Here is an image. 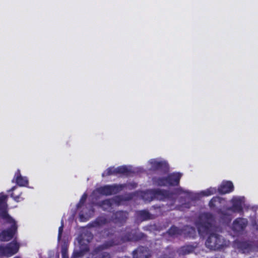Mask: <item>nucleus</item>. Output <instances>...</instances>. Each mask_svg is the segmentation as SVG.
Returning <instances> with one entry per match:
<instances>
[{"label":"nucleus","instance_id":"bb28decb","mask_svg":"<svg viewBox=\"0 0 258 258\" xmlns=\"http://www.w3.org/2000/svg\"><path fill=\"white\" fill-rule=\"evenodd\" d=\"M134 239V236L132 234L131 232H127L125 235H123L121 237V240L123 241H131ZM135 240L138 239L135 238Z\"/></svg>","mask_w":258,"mask_h":258},{"label":"nucleus","instance_id":"4468645a","mask_svg":"<svg viewBox=\"0 0 258 258\" xmlns=\"http://www.w3.org/2000/svg\"><path fill=\"white\" fill-rule=\"evenodd\" d=\"M108 219L104 216H98L95 220L88 224L89 228L98 227L104 225L108 223Z\"/></svg>","mask_w":258,"mask_h":258},{"label":"nucleus","instance_id":"9b49d317","mask_svg":"<svg viewBox=\"0 0 258 258\" xmlns=\"http://www.w3.org/2000/svg\"><path fill=\"white\" fill-rule=\"evenodd\" d=\"M167 176L168 186H175L179 185L182 174L179 172H173L169 174Z\"/></svg>","mask_w":258,"mask_h":258},{"label":"nucleus","instance_id":"c85d7f7f","mask_svg":"<svg viewBox=\"0 0 258 258\" xmlns=\"http://www.w3.org/2000/svg\"><path fill=\"white\" fill-rule=\"evenodd\" d=\"M220 198L218 197H215L211 199L209 203V206L211 208H214L216 206L217 202L220 203Z\"/></svg>","mask_w":258,"mask_h":258},{"label":"nucleus","instance_id":"412c9836","mask_svg":"<svg viewBox=\"0 0 258 258\" xmlns=\"http://www.w3.org/2000/svg\"><path fill=\"white\" fill-rule=\"evenodd\" d=\"M116 172L117 174H122L125 176H128L132 172L131 170L126 166H120L116 168Z\"/></svg>","mask_w":258,"mask_h":258},{"label":"nucleus","instance_id":"393cba45","mask_svg":"<svg viewBox=\"0 0 258 258\" xmlns=\"http://www.w3.org/2000/svg\"><path fill=\"white\" fill-rule=\"evenodd\" d=\"M1 215L2 218L5 219L7 223L11 224L16 223L15 220L8 214L7 211H3Z\"/></svg>","mask_w":258,"mask_h":258},{"label":"nucleus","instance_id":"a878e982","mask_svg":"<svg viewBox=\"0 0 258 258\" xmlns=\"http://www.w3.org/2000/svg\"><path fill=\"white\" fill-rule=\"evenodd\" d=\"M111 175H117L116 172V168L114 167H110L108 168L104 172L102 173V176H108Z\"/></svg>","mask_w":258,"mask_h":258},{"label":"nucleus","instance_id":"6e6552de","mask_svg":"<svg viewBox=\"0 0 258 258\" xmlns=\"http://www.w3.org/2000/svg\"><path fill=\"white\" fill-rule=\"evenodd\" d=\"M248 225V221L243 218L235 219L232 223V229L234 232L240 233L243 232Z\"/></svg>","mask_w":258,"mask_h":258},{"label":"nucleus","instance_id":"f3484780","mask_svg":"<svg viewBox=\"0 0 258 258\" xmlns=\"http://www.w3.org/2000/svg\"><path fill=\"white\" fill-rule=\"evenodd\" d=\"M195 248V247L192 245H185L180 247L177 250V252L179 255H184L192 252Z\"/></svg>","mask_w":258,"mask_h":258},{"label":"nucleus","instance_id":"0eeeda50","mask_svg":"<svg viewBox=\"0 0 258 258\" xmlns=\"http://www.w3.org/2000/svg\"><path fill=\"white\" fill-rule=\"evenodd\" d=\"M17 223L12 224L11 227L6 230H4L0 233V240L8 241L11 240L17 231Z\"/></svg>","mask_w":258,"mask_h":258},{"label":"nucleus","instance_id":"473e14b6","mask_svg":"<svg viewBox=\"0 0 258 258\" xmlns=\"http://www.w3.org/2000/svg\"><path fill=\"white\" fill-rule=\"evenodd\" d=\"M62 258H69L68 249L67 246H62L61 249Z\"/></svg>","mask_w":258,"mask_h":258},{"label":"nucleus","instance_id":"6ab92c4d","mask_svg":"<svg viewBox=\"0 0 258 258\" xmlns=\"http://www.w3.org/2000/svg\"><path fill=\"white\" fill-rule=\"evenodd\" d=\"M183 233L185 237L194 238L196 235V230L194 227L186 225L183 228Z\"/></svg>","mask_w":258,"mask_h":258},{"label":"nucleus","instance_id":"7c9ffc66","mask_svg":"<svg viewBox=\"0 0 258 258\" xmlns=\"http://www.w3.org/2000/svg\"><path fill=\"white\" fill-rule=\"evenodd\" d=\"M136 196V193L135 192L125 194L124 195H123L124 201H131Z\"/></svg>","mask_w":258,"mask_h":258},{"label":"nucleus","instance_id":"f03ea898","mask_svg":"<svg viewBox=\"0 0 258 258\" xmlns=\"http://www.w3.org/2000/svg\"><path fill=\"white\" fill-rule=\"evenodd\" d=\"M172 194L168 190L159 188L151 189L144 193L143 198L149 202L156 199L159 201H164L169 199Z\"/></svg>","mask_w":258,"mask_h":258},{"label":"nucleus","instance_id":"aec40b11","mask_svg":"<svg viewBox=\"0 0 258 258\" xmlns=\"http://www.w3.org/2000/svg\"><path fill=\"white\" fill-rule=\"evenodd\" d=\"M167 233L170 236H177L183 234V229H180L174 225H172L167 230Z\"/></svg>","mask_w":258,"mask_h":258},{"label":"nucleus","instance_id":"4be33fe9","mask_svg":"<svg viewBox=\"0 0 258 258\" xmlns=\"http://www.w3.org/2000/svg\"><path fill=\"white\" fill-rule=\"evenodd\" d=\"M118 186H120L119 188V192L122 191L124 188L128 189L129 190H132L136 188L137 187V183L134 182H127L123 184H118Z\"/></svg>","mask_w":258,"mask_h":258},{"label":"nucleus","instance_id":"b1692460","mask_svg":"<svg viewBox=\"0 0 258 258\" xmlns=\"http://www.w3.org/2000/svg\"><path fill=\"white\" fill-rule=\"evenodd\" d=\"M89 251V248L88 246H85V247L80 250L74 251L73 253L72 256L74 258H77L79 257H81L83 256L86 252H87Z\"/></svg>","mask_w":258,"mask_h":258},{"label":"nucleus","instance_id":"79ce46f5","mask_svg":"<svg viewBox=\"0 0 258 258\" xmlns=\"http://www.w3.org/2000/svg\"><path fill=\"white\" fill-rule=\"evenodd\" d=\"M92 212H94V209H93V210H92Z\"/></svg>","mask_w":258,"mask_h":258},{"label":"nucleus","instance_id":"a19ab883","mask_svg":"<svg viewBox=\"0 0 258 258\" xmlns=\"http://www.w3.org/2000/svg\"><path fill=\"white\" fill-rule=\"evenodd\" d=\"M80 218H81L83 216V215H80Z\"/></svg>","mask_w":258,"mask_h":258},{"label":"nucleus","instance_id":"e433bc0d","mask_svg":"<svg viewBox=\"0 0 258 258\" xmlns=\"http://www.w3.org/2000/svg\"><path fill=\"white\" fill-rule=\"evenodd\" d=\"M7 196L4 195L0 197V208L4 206L6 202Z\"/></svg>","mask_w":258,"mask_h":258},{"label":"nucleus","instance_id":"a211bd4d","mask_svg":"<svg viewBox=\"0 0 258 258\" xmlns=\"http://www.w3.org/2000/svg\"><path fill=\"white\" fill-rule=\"evenodd\" d=\"M167 176L166 177H154L152 178L153 183L159 186H167Z\"/></svg>","mask_w":258,"mask_h":258},{"label":"nucleus","instance_id":"2eb2a0df","mask_svg":"<svg viewBox=\"0 0 258 258\" xmlns=\"http://www.w3.org/2000/svg\"><path fill=\"white\" fill-rule=\"evenodd\" d=\"M227 210L234 213L243 212V208L241 200L240 199L233 200L232 206L228 208Z\"/></svg>","mask_w":258,"mask_h":258},{"label":"nucleus","instance_id":"f257e3e1","mask_svg":"<svg viewBox=\"0 0 258 258\" xmlns=\"http://www.w3.org/2000/svg\"><path fill=\"white\" fill-rule=\"evenodd\" d=\"M214 223L213 215L210 213H205L200 216L196 226L200 235L210 234L205 242L206 246L210 250H220L226 246V241L221 235L211 233L214 230Z\"/></svg>","mask_w":258,"mask_h":258},{"label":"nucleus","instance_id":"39448f33","mask_svg":"<svg viewBox=\"0 0 258 258\" xmlns=\"http://www.w3.org/2000/svg\"><path fill=\"white\" fill-rule=\"evenodd\" d=\"M128 212L124 211H117L113 213L110 220L119 226L123 225L128 219Z\"/></svg>","mask_w":258,"mask_h":258},{"label":"nucleus","instance_id":"72a5a7b5","mask_svg":"<svg viewBox=\"0 0 258 258\" xmlns=\"http://www.w3.org/2000/svg\"><path fill=\"white\" fill-rule=\"evenodd\" d=\"M97 258H112L109 253L107 252H103L101 253H98L97 254Z\"/></svg>","mask_w":258,"mask_h":258},{"label":"nucleus","instance_id":"4c0bfd02","mask_svg":"<svg viewBox=\"0 0 258 258\" xmlns=\"http://www.w3.org/2000/svg\"><path fill=\"white\" fill-rule=\"evenodd\" d=\"M219 214H221V215L222 216V217H224V216H229V215L228 214H227L226 212H224V211H222L221 210L219 211V212H218Z\"/></svg>","mask_w":258,"mask_h":258},{"label":"nucleus","instance_id":"c9c22d12","mask_svg":"<svg viewBox=\"0 0 258 258\" xmlns=\"http://www.w3.org/2000/svg\"><path fill=\"white\" fill-rule=\"evenodd\" d=\"M63 220H61V226L58 228V239L59 240L61 238L62 233L63 232Z\"/></svg>","mask_w":258,"mask_h":258},{"label":"nucleus","instance_id":"f8f14e48","mask_svg":"<svg viewBox=\"0 0 258 258\" xmlns=\"http://www.w3.org/2000/svg\"><path fill=\"white\" fill-rule=\"evenodd\" d=\"M14 180L16 184L20 186H27L29 184L28 178L21 175L19 169L16 172L12 181L14 182Z\"/></svg>","mask_w":258,"mask_h":258},{"label":"nucleus","instance_id":"ea45409f","mask_svg":"<svg viewBox=\"0 0 258 258\" xmlns=\"http://www.w3.org/2000/svg\"><path fill=\"white\" fill-rule=\"evenodd\" d=\"M14 258H21L20 256H17L14 257Z\"/></svg>","mask_w":258,"mask_h":258},{"label":"nucleus","instance_id":"dca6fc26","mask_svg":"<svg viewBox=\"0 0 258 258\" xmlns=\"http://www.w3.org/2000/svg\"><path fill=\"white\" fill-rule=\"evenodd\" d=\"M112 200L110 199H106L94 204V205L101 208L103 211H107L112 206Z\"/></svg>","mask_w":258,"mask_h":258},{"label":"nucleus","instance_id":"58836bf2","mask_svg":"<svg viewBox=\"0 0 258 258\" xmlns=\"http://www.w3.org/2000/svg\"><path fill=\"white\" fill-rule=\"evenodd\" d=\"M17 188V187L16 186H14L11 188L10 189L11 191H13L14 190H15Z\"/></svg>","mask_w":258,"mask_h":258},{"label":"nucleus","instance_id":"1a4fd4ad","mask_svg":"<svg viewBox=\"0 0 258 258\" xmlns=\"http://www.w3.org/2000/svg\"><path fill=\"white\" fill-rule=\"evenodd\" d=\"M150 163L151 165V168L153 170H160L164 172H167L168 171V165L167 163L164 161H158L156 159H152Z\"/></svg>","mask_w":258,"mask_h":258},{"label":"nucleus","instance_id":"2f4dec72","mask_svg":"<svg viewBox=\"0 0 258 258\" xmlns=\"http://www.w3.org/2000/svg\"><path fill=\"white\" fill-rule=\"evenodd\" d=\"M22 192L19 193L18 195H16L14 192H12L11 194V197L14 199V200L17 202H19L21 200H23V199L21 197Z\"/></svg>","mask_w":258,"mask_h":258},{"label":"nucleus","instance_id":"20e7f679","mask_svg":"<svg viewBox=\"0 0 258 258\" xmlns=\"http://www.w3.org/2000/svg\"><path fill=\"white\" fill-rule=\"evenodd\" d=\"M234 244L243 253H249L254 249V242L251 240H235Z\"/></svg>","mask_w":258,"mask_h":258},{"label":"nucleus","instance_id":"cd10ccee","mask_svg":"<svg viewBox=\"0 0 258 258\" xmlns=\"http://www.w3.org/2000/svg\"><path fill=\"white\" fill-rule=\"evenodd\" d=\"M112 202H114L117 205H119L122 202L124 201L123 195H118L114 197L112 199H110Z\"/></svg>","mask_w":258,"mask_h":258},{"label":"nucleus","instance_id":"ddd939ff","mask_svg":"<svg viewBox=\"0 0 258 258\" xmlns=\"http://www.w3.org/2000/svg\"><path fill=\"white\" fill-rule=\"evenodd\" d=\"M234 190V185L230 181H223L218 188L219 192L222 195L230 193Z\"/></svg>","mask_w":258,"mask_h":258},{"label":"nucleus","instance_id":"f704fd0d","mask_svg":"<svg viewBox=\"0 0 258 258\" xmlns=\"http://www.w3.org/2000/svg\"><path fill=\"white\" fill-rule=\"evenodd\" d=\"M202 194L204 196H209L214 194V191L213 189L209 188L206 190L203 191Z\"/></svg>","mask_w":258,"mask_h":258},{"label":"nucleus","instance_id":"423d86ee","mask_svg":"<svg viewBox=\"0 0 258 258\" xmlns=\"http://www.w3.org/2000/svg\"><path fill=\"white\" fill-rule=\"evenodd\" d=\"M118 184H113L111 185H105L100 186L97 188V192L100 195L103 196H110L115 195L119 192Z\"/></svg>","mask_w":258,"mask_h":258},{"label":"nucleus","instance_id":"7ed1b4c3","mask_svg":"<svg viewBox=\"0 0 258 258\" xmlns=\"http://www.w3.org/2000/svg\"><path fill=\"white\" fill-rule=\"evenodd\" d=\"M20 244L16 241H12L6 245H0V255L10 257L16 254L19 250Z\"/></svg>","mask_w":258,"mask_h":258},{"label":"nucleus","instance_id":"9d476101","mask_svg":"<svg viewBox=\"0 0 258 258\" xmlns=\"http://www.w3.org/2000/svg\"><path fill=\"white\" fill-rule=\"evenodd\" d=\"M150 254L148 247L140 246L133 252V258H149Z\"/></svg>","mask_w":258,"mask_h":258},{"label":"nucleus","instance_id":"c756f323","mask_svg":"<svg viewBox=\"0 0 258 258\" xmlns=\"http://www.w3.org/2000/svg\"><path fill=\"white\" fill-rule=\"evenodd\" d=\"M87 198V195L84 193L81 197L79 203L77 205V208L78 209L81 208L85 204Z\"/></svg>","mask_w":258,"mask_h":258},{"label":"nucleus","instance_id":"5701e85b","mask_svg":"<svg viewBox=\"0 0 258 258\" xmlns=\"http://www.w3.org/2000/svg\"><path fill=\"white\" fill-rule=\"evenodd\" d=\"M137 215L142 221H145L150 219L151 214L147 210H141L137 212Z\"/></svg>","mask_w":258,"mask_h":258}]
</instances>
